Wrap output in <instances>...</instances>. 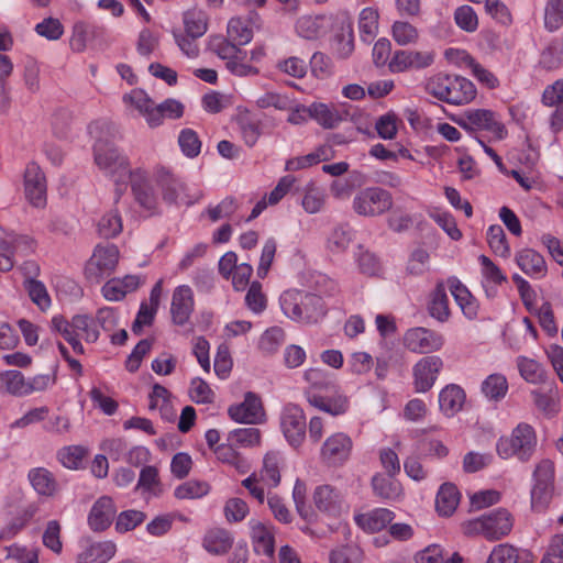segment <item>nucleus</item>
Returning <instances> with one entry per match:
<instances>
[{"label": "nucleus", "mask_w": 563, "mask_h": 563, "mask_svg": "<svg viewBox=\"0 0 563 563\" xmlns=\"http://www.w3.org/2000/svg\"><path fill=\"white\" fill-rule=\"evenodd\" d=\"M279 302L283 312L298 322L316 323L327 312L323 299L310 292L286 290L282 294Z\"/></svg>", "instance_id": "f257e3e1"}, {"label": "nucleus", "mask_w": 563, "mask_h": 563, "mask_svg": "<svg viewBox=\"0 0 563 563\" xmlns=\"http://www.w3.org/2000/svg\"><path fill=\"white\" fill-rule=\"evenodd\" d=\"M427 91L441 101L451 104H465L476 96L473 82L464 77L438 74L429 79Z\"/></svg>", "instance_id": "f03ea898"}, {"label": "nucleus", "mask_w": 563, "mask_h": 563, "mask_svg": "<svg viewBox=\"0 0 563 563\" xmlns=\"http://www.w3.org/2000/svg\"><path fill=\"white\" fill-rule=\"evenodd\" d=\"M512 517L507 509L499 508L478 518L463 523L465 536H483L489 541H496L507 536L512 529Z\"/></svg>", "instance_id": "7ed1b4c3"}, {"label": "nucleus", "mask_w": 563, "mask_h": 563, "mask_svg": "<svg viewBox=\"0 0 563 563\" xmlns=\"http://www.w3.org/2000/svg\"><path fill=\"white\" fill-rule=\"evenodd\" d=\"M93 158L96 165L109 175L117 185L124 184L132 172L128 158L119 152L109 139L99 137L96 141Z\"/></svg>", "instance_id": "20e7f679"}, {"label": "nucleus", "mask_w": 563, "mask_h": 563, "mask_svg": "<svg viewBox=\"0 0 563 563\" xmlns=\"http://www.w3.org/2000/svg\"><path fill=\"white\" fill-rule=\"evenodd\" d=\"M537 446V435L533 428L525 422L519 423L510 437H503L496 444V451L501 459L516 456L521 462L531 459Z\"/></svg>", "instance_id": "39448f33"}, {"label": "nucleus", "mask_w": 563, "mask_h": 563, "mask_svg": "<svg viewBox=\"0 0 563 563\" xmlns=\"http://www.w3.org/2000/svg\"><path fill=\"white\" fill-rule=\"evenodd\" d=\"M239 46L221 35L212 36L209 42L210 51L225 60V67L231 74L240 77L257 75L258 69L245 63L246 52Z\"/></svg>", "instance_id": "423d86ee"}, {"label": "nucleus", "mask_w": 563, "mask_h": 563, "mask_svg": "<svg viewBox=\"0 0 563 563\" xmlns=\"http://www.w3.org/2000/svg\"><path fill=\"white\" fill-rule=\"evenodd\" d=\"M554 463L550 460L539 462L533 472V485L530 492L531 509L543 512L554 496Z\"/></svg>", "instance_id": "0eeeda50"}, {"label": "nucleus", "mask_w": 563, "mask_h": 563, "mask_svg": "<svg viewBox=\"0 0 563 563\" xmlns=\"http://www.w3.org/2000/svg\"><path fill=\"white\" fill-rule=\"evenodd\" d=\"M119 249L114 244L97 245L85 267L87 279L99 284L110 276L119 263Z\"/></svg>", "instance_id": "6e6552de"}, {"label": "nucleus", "mask_w": 563, "mask_h": 563, "mask_svg": "<svg viewBox=\"0 0 563 563\" xmlns=\"http://www.w3.org/2000/svg\"><path fill=\"white\" fill-rule=\"evenodd\" d=\"M393 207L391 194L379 187L361 190L353 199V210L363 217H377Z\"/></svg>", "instance_id": "1a4fd4ad"}, {"label": "nucleus", "mask_w": 563, "mask_h": 563, "mask_svg": "<svg viewBox=\"0 0 563 563\" xmlns=\"http://www.w3.org/2000/svg\"><path fill=\"white\" fill-rule=\"evenodd\" d=\"M455 122L468 132L484 130L499 140L507 133L505 126L495 119V113L486 109L468 110Z\"/></svg>", "instance_id": "9d476101"}, {"label": "nucleus", "mask_w": 563, "mask_h": 563, "mask_svg": "<svg viewBox=\"0 0 563 563\" xmlns=\"http://www.w3.org/2000/svg\"><path fill=\"white\" fill-rule=\"evenodd\" d=\"M405 346L415 353L426 354L441 350L444 338L441 333L423 327L409 329L404 335Z\"/></svg>", "instance_id": "9b49d317"}, {"label": "nucleus", "mask_w": 563, "mask_h": 563, "mask_svg": "<svg viewBox=\"0 0 563 563\" xmlns=\"http://www.w3.org/2000/svg\"><path fill=\"white\" fill-rule=\"evenodd\" d=\"M280 426L284 435L292 446L302 443L306 437V417L303 410L297 405H287L280 417Z\"/></svg>", "instance_id": "f8f14e48"}, {"label": "nucleus", "mask_w": 563, "mask_h": 563, "mask_svg": "<svg viewBox=\"0 0 563 563\" xmlns=\"http://www.w3.org/2000/svg\"><path fill=\"white\" fill-rule=\"evenodd\" d=\"M47 184L46 177L41 167L31 162L24 172V192L30 203L36 208L46 205Z\"/></svg>", "instance_id": "ddd939ff"}, {"label": "nucleus", "mask_w": 563, "mask_h": 563, "mask_svg": "<svg viewBox=\"0 0 563 563\" xmlns=\"http://www.w3.org/2000/svg\"><path fill=\"white\" fill-rule=\"evenodd\" d=\"M352 440L342 432L330 435L321 446L320 456L328 465L336 466L343 464L350 457Z\"/></svg>", "instance_id": "4468645a"}, {"label": "nucleus", "mask_w": 563, "mask_h": 563, "mask_svg": "<svg viewBox=\"0 0 563 563\" xmlns=\"http://www.w3.org/2000/svg\"><path fill=\"white\" fill-rule=\"evenodd\" d=\"M434 60L432 52L396 51L388 63L391 73H402L410 68L421 69L430 66Z\"/></svg>", "instance_id": "2eb2a0df"}, {"label": "nucleus", "mask_w": 563, "mask_h": 563, "mask_svg": "<svg viewBox=\"0 0 563 563\" xmlns=\"http://www.w3.org/2000/svg\"><path fill=\"white\" fill-rule=\"evenodd\" d=\"M442 366L443 362L437 355L422 357L413 367L416 390L426 393L431 389Z\"/></svg>", "instance_id": "dca6fc26"}, {"label": "nucleus", "mask_w": 563, "mask_h": 563, "mask_svg": "<svg viewBox=\"0 0 563 563\" xmlns=\"http://www.w3.org/2000/svg\"><path fill=\"white\" fill-rule=\"evenodd\" d=\"M232 420L242 423H258L264 417V409L261 398L254 393H246L244 401L231 406L228 410Z\"/></svg>", "instance_id": "f3484780"}, {"label": "nucleus", "mask_w": 563, "mask_h": 563, "mask_svg": "<svg viewBox=\"0 0 563 563\" xmlns=\"http://www.w3.org/2000/svg\"><path fill=\"white\" fill-rule=\"evenodd\" d=\"M194 311V294L189 286H178L172 297L170 313L173 322L184 325Z\"/></svg>", "instance_id": "a211bd4d"}, {"label": "nucleus", "mask_w": 563, "mask_h": 563, "mask_svg": "<svg viewBox=\"0 0 563 563\" xmlns=\"http://www.w3.org/2000/svg\"><path fill=\"white\" fill-rule=\"evenodd\" d=\"M115 515V507L112 498L100 497L92 506L88 523L93 531H103L110 527Z\"/></svg>", "instance_id": "6ab92c4d"}, {"label": "nucleus", "mask_w": 563, "mask_h": 563, "mask_svg": "<svg viewBox=\"0 0 563 563\" xmlns=\"http://www.w3.org/2000/svg\"><path fill=\"white\" fill-rule=\"evenodd\" d=\"M128 179L131 181V188L135 200L147 210L156 207L157 200L152 186L150 185L145 172L136 169L131 172Z\"/></svg>", "instance_id": "aec40b11"}, {"label": "nucleus", "mask_w": 563, "mask_h": 563, "mask_svg": "<svg viewBox=\"0 0 563 563\" xmlns=\"http://www.w3.org/2000/svg\"><path fill=\"white\" fill-rule=\"evenodd\" d=\"M448 286L463 314L470 320L475 319L478 313V303L467 287L456 277H450Z\"/></svg>", "instance_id": "412c9836"}, {"label": "nucleus", "mask_w": 563, "mask_h": 563, "mask_svg": "<svg viewBox=\"0 0 563 563\" xmlns=\"http://www.w3.org/2000/svg\"><path fill=\"white\" fill-rule=\"evenodd\" d=\"M27 478L34 490L41 496L54 497L59 492V485L55 476L45 467L30 470Z\"/></svg>", "instance_id": "4be33fe9"}, {"label": "nucleus", "mask_w": 563, "mask_h": 563, "mask_svg": "<svg viewBox=\"0 0 563 563\" xmlns=\"http://www.w3.org/2000/svg\"><path fill=\"white\" fill-rule=\"evenodd\" d=\"M306 111L309 117L316 120L323 129H334L343 120L336 107L322 102L311 103Z\"/></svg>", "instance_id": "5701e85b"}, {"label": "nucleus", "mask_w": 563, "mask_h": 563, "mask_svg": "<svg viewBox=\"0 0 563 563\" xmlns=\"http://www.w3.org/2000/svg\"><path fill=\"white\" fill-rule=\"evenodd\" d=\"M233 544L231 533L222 528L209 529L202 540V547L211 554H225Z\"/></svg>", "instance_id": "b1692460"}, {"label": "nucleus", "mask_w": 563, "mask_h": 563, "mask_svg": "<svg viewBox=\"0 0 563 563\" xmlns=\"http://www.w3.org/2000/svg\"><path fill=\"white\" fill-rule=\"evenodd\" d=\"M394 512L386 508H376L369 512L355 516L356 523L364 530L377 532L394 519Z\"/></svg>", "instance_id": "393cba45"}, {"label": "nucleus", "mask_w": 563, "mask_h": 563, "mask_svg": "<svg viewBox=\"0 0 563 563\" xmlns=\"http://www.w3.org/2000/svg\"><path fill=\"white\" fill-rule=\"evenodd\" d=\"M114 553L115 545L112 542L92 543L77 555V563H107Z\"/></svg>", "instance_id": "a878e982"}, {"label": "nucleus", "mask_w": 563, "mask_h": 563, "mask_svg": "<svg viewBox=\"0 0 563 563\" xmlns=\"http://www.w3.org/2000/svg\"><path fill=\"white\" fill-rule=\"evenodd\" d=\"M307 400L311 406L323 410L331 416L342 415L347 410L349 407L347 398L343 395L323 397L320 395L307 393Z\"/></svg>", "instance_id": "bb28decb"}, {"label": "nucleus", "mask_w": 563, "mask_h": 563, "mask_svg": "<svg viewBox=\"0 0 563 563\" xmlns=\"http://www.w3.org/2000/svg\"><path fill=\"white\" fill-rule=\"evenodd\" d=\"M465 393L457 385H449L443 388L439 395L440 409L446 416H453L459 412L464 405Z\"/></svg>", "instance_id": "cd10ccee"}, {"label": "nucleus", "mask_w": 563, "mask_h": 563, "mask_svg": "<svg viewBox=\"0 0 563 563\" xmlns=\"http://www.w3.org/2000/svg\"><path fill=\"white\" fill-rule=\"evenodd\" d=\"M516 262L527 275L542 276L547 272V264L541 254L532 249H523L516 255Z\"/></svg>", "instance_id": "c85d7f7f"}, {"label": "nucleus", "mask_w": 563, "mask_h": 563, "mask_svg": "<svg viewBox=\"0 0 563 563\" xmlns=\"http://www.w3.org/2000/svg\"><path fill=\"white\" fill-rule=\"evenodd\" d=\"M316 507L330 515H336L340 510V494L330 485L318 486L313 493Z\"/></svg>", "instance_id": "c756f323"}, {"label": "nucleus", "mask_w": 563, "mask_h": 563, "mask_svg": "<svg viewBox=\"0 0 563 563\" xmlns=\"http://www.w3.org/2000/svg\"><path fill=\"white\" fill-rule=\"evenodd\" d=\"M374 494L383 499L396 500L402 495L401 484L390 476L376 474L372 478Z\"/></svg>", "instance_id": "7c9ffc66"}, {"label": "nucleus", "mask_w": 563, "mask_h": 563, "mask_svg": "<svg viewBox=\"0 0 563 563\" xmlns=\"http://www.w3.org/2000/svg\"><path fill=\"white\" fill-rule=\"evenodd\" d=\"M460 501V493L455 485L443 484L435 498V508L441 516H450L454 512Z\"/></svg>", "instance_id": "2f4dec72"}, {"label": "nucleus", "mask_w": 563, "mask_h": 563, "mask_svg": "<svg viewBox=\"0 0 563 563\" xmlns=\"http://www.w3.org/2000/svg\"><path fill=\"white\" fill-rule=\"evenodd\" d=\"M432 318L440 322H445L450 318L449 298L443 283H438L428 307Z\"/></svg>", "instance_id": "473e14b6"}, {"label": "nucleus", "mask_w": 563, "mask_h": 563, "mask_svg": "<svg viewBox=\"0 0 563 563\" xmlns=\"http://www.w3.org/2000/svg\"><path fill=\"white\" fill-rule=\"evenodd\" d=\"M51 327L58 332L73 347L77 354H84L85 350L79 340V334L71 324V320H66L63 316H55L52 319Z\"/></svg>", "instance_id": "72a5a7b5"}, {"label": "nucleus", "mask_w": 563, "mask_h": 563, "mask_svg": "<svg viewBox=\"0 0 563 563\" xmlns=\"http://www.w3.org/2000/svg\"><path fill=\"white\" fill-rule=\"evenodd\" d=\"M207 14L197 9L189 10L184 14V24L189 37L197 38L207 32Z\"/></svg>", "instance_id": "f704fd0d"}, {"label": "nucleus", "mask_w": 563, "mask_h": 563, "mask_svg": "<svg viewBox=\"0 0 563 563\" xmlns=\"http://www.w3.org/2000/svg\"><path fill=\"white\" fill-rule=\"evenodd\" d=\"M540 65L547 70H553L563 65V38L553 40L541 53Z\"/></svg>", "instance_id": "c9c22d12"}, {"label": "nucleus", "mask_w": 563, "mask_h": 563, "mask_svg": "<svg viewBox=\"0 0 563 563\" xmlns=\"http://www.w3.org/2000/svg\"><path fill=\"white\" fill-rule=\"evenodd\" d=\"M252 537L255 542V551L267 556L274 554V537L271 531L261 522L252 527Z\"/></svg>", "instance_id": "e433bc0d"}, {"label": "nucleus", "mask_w": 563, "mask_h": 563, "mask_svg": "<svg viewBox=\"0 0 563 563\" xmlns=\"http://www.w3.org/2000/svg\"><path fill=\"white\" fill-rule=\"evenodd\" d=\"M279 462L280 457L275 452H269L264 457L261 479L269 487H276L280 483Z\"/></svg>", "instance_id": "4c0bfd02"}, {"label": "nucleus", "mask_w": 563, "mask_h": 563, "mask_svg": "<svg viewBox=\"0 0 563 563\" xmlns=\"http://www.w3.org/2000/svg\"><path fill=\"white\" fill-rule=\"evenodd\" d=\"M122 219L118 210L107 212L98 222V233L103 239H112L122 232Z\"/></svg>", "instance_id": "58836bf2"}, {"label": "nucleus", "mask_w": 563, "mask_h": 563, "mask_svg": "<svg viewBox=\"0 0 563 563\" xmlns=\"http://www.w3.org/2000/svg\"><path fill=\"white\" fill-rule=\"evenodd\" d=\"M517 365L520 375L531 384H539L544 382L545 373L542 366L534 360L525 356L518 357Z\"/></svg>", "instance_id": "ea45409f"}, {"label": "nucleus", "mask_w": 563, "mask_h": 563, "mask_svg": "<svg viewBox=\"0 0 563 563\" xmlns=\"http://www.w3.org/2000/svg\"><path fill=\"white\" fill-rule=\"evenodd\" d=\"M285 331L279 327L267 329L258 341V349L266 355L274 354L284 343Z\"/></svg>", "instance_id": "a19ab883"}, {"label": "nucleus", "mask_w": 563, "mask_h": 563, "mask_svg": "<svg viewBox=\"0 0 563 563\" xmlns=\"http://www.w3.org/2000/svg\"><path fill=\"white\" fill-rule=\"evenodd\" d=\"M508 390V384L505 376L500 374L489 375L482 384L484 395L493 400L504 398Z\"/></svg>", "instance_id": "79ce46f5"}, {"label": "nucleus", "mask_w": 563, "mask_h": 563, "mask_svg": "<svg viewBox=\"0 0 563 563\" xmlns=\"http://www.w3.org/2000/svg\"><path fill=\"white\" fill-rule=\"evenodd\" d=\"M24 289L30 299L43 311L51 306V298L44 284L40 280L27 278L24 280Z\"/></svg>", "instance_id": "37998d69"}, {"label": "nucleus", "mask_w": 563, "mask_h": 563, "mask_svg": "<svg viewBox=\"0 0 563 563\" xmlns=\"http://www.w3.org/2000/svg\"><path fill=\"white\" fill-rule=\"evenodd\" d=\"M487 242L492 251L501 257H508L510 249L503 228L498 224L490 225L487 231Z\"/></svg>", "instance_id": "c03bdc74"}, {"label": "nucleus", "mask_w": 563, "mask_h": 563, "mask_svg": "<svg viewBox=\"0 0 563 563\" xmlns=\"http://www.w3.org/2000/svg\"><path fill=\"white\" fill-rule=\"evenodd\" d=\"M98 29L86 23L79 22L74 25L73 35L70 37V47L74 52H84L88 41L96 35Z\"/></svg>", "instance_id": "a18cd8bd"}, {"label": "nucleus", "mask_w": 563, "mask_h": 563, "mask_svg": "<svg viewBox=\"0 0 563 563\" xmlns=\"http://www.w3.org/2000/svg\"><path fill=\"white\" fill-rule=\"evenodd\" d=\"M159 183L166 201L178 202L181 199L180 194L185 190V185L181 181L173 177L168 172H163L159 175Z\"/></svg>", "instance_id": "49530a36"}, {"label": "nucleus", "mask_w": 563, "mask_h": 563, "mask_svg": "<svg viewBox=\"0 0 563 563\" xmlns=\"http://www.w3.org/2000/svg\"><path fill=\"white\" fill-rule=\"evenodd\" d=\"M71 324L76 329L79 336H82L87 342H96L99 338L93 319L87 314H76L71 318Z\"/></svg>", "instance_id": "de8ad7c7"}, {"label": "nucleus", "mask_w": 563, "mask_h": 563, "mask_svg": "<svg viewBox=\"0 0 563 563\" xmlns=\"http://www.w3.org/2000/svg\"><path fill=\"white\" fill-rule=\"evenodd\" d=\"M228 441L241 446H254L260 444L261 432L253 427L235 429L229 433Z\"/></svg>", "instance_id": "09e8293b"}, {"label": "nucleus", "mask_w": 563, "mask_h": 563, "mask_svg": "<svg viewBox=\"0 0 563 563\" xmlns=\"http://www.w3.org/2000/svg\"><path fill=\"white\" fill-rule=\"evenodd\" d=\"M87 454V450L81 445H69L63 448L57 456L59 462L67 468L77 470L84 457Z\"/></svg>", "instance_id": "8fccbe9b"}, {"label": "nucleus", "mask_w": 563, "mask_h": 563, "mask_svg": "<svg viewBox=\"0 0 563 563\" xmlns=\"http://www.w3.org/2000/svg\"><path fill=\"white\" fill-rule=\"evenodd\" d=\"M228 36L238 45H245L251 42L253 32L240 18H232L228 24Z\"/></svg>", "instance_id": "3c124183"}, {"label": "nucleus", "mask_w": 563, "mask_h": 563, "mask_svg": "<svg viewBox=\"0 0 563 563\" xmlns=\"http://www.w3.org/2000/svg\"><path fill=\"white\" fill-rule=\"evenodd\" d=\"M391 33L397 44L402 46L416 43L419 37L418 30L405 21H396L393 24Z\"/></svg>", "instance_id": "603ef678"}, {"label": "nucleus", "mask_w": 563, "mask_h": 563, "mask_svg": "<svg viewBox=\"0 0 563 563\" xmlns=\"http://www.w3.org/2000/svg\"><path fill=\"white\" fill-rule=\"evenodd\" d=\"M209 485L206 482L188 481L175 489L178 499L200 498L208 494Z\"/></svg>", "instance_id": "864d4df0"}, {"label": "nucleus", "mask_w": 563, "mask_h": 563, "mask_svg": "<svg viewBox=\"0 0 563 563\" xmlns=\"http://www.w3.org/2000/svg\"><path fill=\"white\" fill-rule=\"evenodd\" d=\"M563 24V0H549L544 11V26L555 31Z\"/></svg>", "instance_id": "5fc2aeb1"}, {"label": "nucleus", "mask_w": 563, "mask_h": 563, "mask_svg": "<svg viewBox=\"0 0 563 563\" xmlns=\"http://www.w3.org/2000/svg\"><path fill=\"white\" fill-rule=\"evenodd\" d=\"M60 532V523L57 520H51L47 522L42 537L43 544L56 554H59L63 549Z\"/></svg>", "instance_id": "6e6d98bb"}, {"label": "nucleus", "mask_w": 563, "mask_h": 563, "mask_svg": "<svg viewBox=\"0 0 563 563\" xmlns=\"http://www.w3.org/2000/svg\"><path fill=\"white\" fill-rule=\"evenodd\" d=\"M276 68L288 76L301 79L307 74L308 65L306 60L297 56H290L279 60L276 65Z\"/></svg>", "instance_id": "4d7b16f0"}, {"label": "nucleus", "mask_w": 563, "mask_h": 563, "mask_svg": "<svg viewBox=\"0 0 563 563\" xmlns=\"http://www.w3.org/2000/svg\"><path fill=\"white\" fill-rule=\"evenodd\" d=\"M2 380L4 382L7 390L15 396L27 395V379L19 371H8L3 374Z\"/></svg>", "instance_id": "13d9d810"}, {"label": "nucleus", "mask_w": 563, "mask_h": 563, "mask_svg": "<svg viewBox=\"0 0 563 563\" xmlns=\"http://www.w3.org/2000/svg\"><path fill=\"white\" fill-rule=\"evenodd\" d=\"M454 20L465 32H475L478 26L477 14L470 5H461L454 12Z\"/></svg>", "instance_id": "bf43d9fd"}, {"label": "nucleus", "mask_w": 563, "mask_h": 563, "mask_svg": "<svg viewBox=\"0 0 563 563\" xmlns=\"http://www.w3.org/2000/svg\"><path fill=\"white\" fill-rule=\"evenodd\" d=\"M179 146L183 153L188 157H196L201 150V142L197 133L191 129H185L180 132L178 137Z\"/></svg>", "instance_id": "052dcab7"}, {"label": "nucleus", "mask_w": 563, "mask_h": 563, "mask_svg": "<svg viewBox=\"0 0 563 563\" xmlns=\"http://www.w3.org/2000/svg\"><path fill=\"white\" fill-rule=\"evenodd\" d=\"M429 260L427 250L422 247L413 250L407 263V272L413 276L422 275L429 268Z\"/></svg>", "instance_id": "680f3d73"}, {"label": "nucleus", "mask_w": 563, "mask_h": 563, "mask_svg": "<svg viewBox=\"0 0 563 563\" xmlns=\"http://www.w3.org/2000/svg\"><path fill=\"white\" fill-rule=\"evenodd\" d=\"M144 512L139 510L122 511L117 519L115 529L119 532H128L136 528L145 520Z\"/></svg>", "instance_id": "e2e57ef3"}, {"label": "nucleus", "mask_w": 563, "mask_h": 563, "mask_svg": "<svg viewBox=\"0 0 563 563\" xmlns=\"http://www.w3.org/2000/svg\"><path fill=\"white\" fill-rule=\"evenodd\" d=\"M362 551L354 545L341 547L330 553V563H361Z\"/></svg>", "instance_id": "0e129e2a"}, {"label": "nucleus", "mask_w": 563, "mask_h": 563, "mask_svg": "<svg viewBox=\"0 0 563 563\" xmlns=\"http://www.w3.org/2000/svg\"><path fill=\"white\" fill-rule=\"evenodd\" d=\"M190 397L198 404H210L214 394L203 379L196 377L190 383Z\"/></svg>", "instance_id": "69168bd1"}, {"label": "nucleus", "mask_w": 563, "mask_h": 563, "mask_svg": "<svg viewBox=\"0 0 563 563\" xmlns=\"http://www.w3.org/2000/svg\"><path fill=\"white\" fill-rule=\"evenodd\" d=\"M7 559L16 561L18 563H38V554L36 550H29L25 547L12 544L5 547Z\"/></svg>", "instance_id": "338daca9"}, {"label": "nucleus", "mask_w": 563, "mask_h": 563, "mask_svg": "<svg viewBox=\"0 0 563 563\" xmlns=\"http://www.w3.org/2000/svg\"><path fill=\"white\" fill-rule=\"evenodd\" d=\"M517 549L510 544H499L492 551L487 563H517Z\"/></svg>", "instance_id": "774afa93"}]
</instances>
